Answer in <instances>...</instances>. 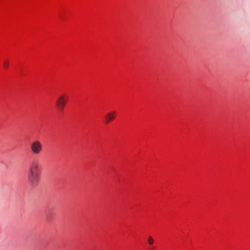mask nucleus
Segmentation results:
<instances>
[{"label":"nucleus","mask_w":250,"mask_h":250,"mask_svg":"<svg viewBox=\"0 0 250 250\" xmlns=\"http://www.w3.org/2000/svg\"><path fill=\"white\" fill-rule=\"evenodd\" d=\"M30 149L32 154L39 155L43 150V146L39 140H35L32 142L30 145Z\"/></svg>","instance_id":"f03ea898"},{"label":"nucleus","mask_w":250,"mask_h":250,"mask_svg":"<svg viewBox=\"0 0 250 250\" xmlns=\"http://www.w3.org/2000/svg\"><path fill=\"white\" fill-rule=\"evenodd\" d=\"M41 167L38 160L34 159L31 162L29 167L28 180L32 187L38 185L40 182Z\"/></svg>","instance_id":"f257e3e1"},{"label":"nucleus","mask_w":250,"mask_h":250,"mask_svg":"<svg viewBox=\"0 0 250 250\" xmlns=\"http://www.w3.org/2000/svg\"><path fill=\"white\" fill-rule=\"evenodd\" d=\"M3 66L6 69H8L9 66V61H5L3 62Z\"/></svg>","instance_id":"423d86ee"},{"label":"nucleus","mask_w":250,"mask_h":250,"mask_svg":"<svg viewBox=\"0 0 250 250\" xmlns=\"http://www.w3.org/2000/svg\"><path fill=\"white\" fill-rule=\"evenodd\" d=\"M68 97L65 94L60 96L56 101V106L59 110L62 111L68 101Z\"/></svg>","instance_id":"7ed1b4c3"},{"label":"nucleus","mask_w":250,"mask_h":250,"mask_svg":"<svg viewBox=\"0 0 250 250\" xmlns=\"http://www.w3.org/2000/svg\"><path fill=\"white\" fill-rule=\"evenodd\" d=\"M115 116L116 112L115 111L107 113L105 116V123L108 124L112 121L115 119Z\"/></svg>","instance_id":"20e7f679"},{"label":"nucleus","mask_w":250,"mask_h":250,"mask_svg":"<svg viewBox=\"0 0 250 250\" xmlns=\"http://www.w3.org/2000/svg\"><path fill=\"white\" fill-rule=\"evenodd\" d=\"M154 239L151 236H149L148 237V242L149 245H152L154 243Z\"/></svg>","instance_id":"39448f33"}]
</instances>
